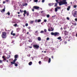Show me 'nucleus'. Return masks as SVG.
Wrapping results in <instances>:
<instances>
[{"mask_svg":"<svg viewBox=\"0 0 77 77\" xmlns=\"http://www.w3.org/2000/svg\"><path fill=\"white\" fill-rule=\"evenodd\" d=\"M17 61V60L14 59V60L13 61V62H10L11 63V65H13V64H14L15 62Z\"/></svg>","mask_w":77,"mask_h":77,"instance_id":"obj_8","label":"nucleus"},{"mask_svg":"<svg viewBox=\"0 0 77 77\" xmlns=\"http://www.w3.org/2000/svg\"><path fill=\"white\" fill-rule=\"evenodd\" d=\"M13 32H14V31H12L11 32V35H12V34H13Z\"/></svg>","mask_w":77,"mask_h":77,"instance_id":"obj_33","label":"nucleus"},{"mask_svg":"<svg viewBox=\"0 0 77 77\" xmlns=\"http://www.w3.org/2000/svg\"><path fill=\"white\" fill-rule=\"evenodd\" d=\"M34 9H36V10H38L39 9V7H38L37 6H34L32 9V11L33 12H34L35 11V10H34Z\"/></svg>","mask_w":77,"mask_h":77,"instance_id":"obj_4","label":"nucleus"},{"mask_svg":"<svg viewBox=\"0 0 77 77\" xmlns=\"http://www.w3.org/2000/svg\"><path fill=\"white\" fill-rule=\"evenodd\" d=\"M29 42H32V41L30 40H29Z\"/></svg>","mask_w":77,"mask_h":77,"instance_id":"obj_46","label":"nucleus"},{"mask_svg":"<svg viewBox=\"0 0 77 77\" xmlns=\"http://www.w3.org/2000/svg\"><path fill=\"white\" fill-rule=\"evenodd\" d=\"M60 29L61 30H63V29H62V28L61 27V28H60Z\"/></svg>","mask_w":77,"mask_h":77,"instance_id":"obj_55","label":"nucleus"},{"mask_svg":"<svg viewBox=\"0 0 77 77\" xmlns=\"http://www.w3.org/2000/svg\"><path fill=\"white\" fill-rule=\"evenodd\" d=\"M38 39L39 41H41V38L39 37H38Z\"/></svg>","mask_w":77,"mask_h":77,"instance_id":"obj_12","label":"nucleus"},{"mask_svg":"<svg viewBox=\"0 0 77 77\" xmlns=\"http://www.w3.org/2000/svg\"><path fill=\"white\" fill-rule=\"evenodd\" d=\"M75 21H77V18H75Z\"/></svg>","mask_w":77,"mask_h":77,"instance_id":"obj_44","label":"nucleus"},{"mask_svg":"<svg viewBox=\"0 0 77 77\" xmlns=\"http://www.w3.org/2000/svg\"><path fill=\"white\" fill-rule=\"evenodd\" d=\"M12 35H13V36H15V33H13L12 34Z\"/></svg>","mask_w":77,"mask_h":77,"instance_id":"obj_40","label":"nucleus"},{"mask_svg":"<svg viewBox=\"0 0 77 77\" xmlns=\"http://www.w3.org/2000/svg\"><path fill=\"white\" fill-rule=\"evenodd\" d=\"M71 7L70 6H68V7L67 8V11H69V9H70Z\"/></svg>","mask_w":77,"mask_h":77,"instance_id":"obj_14","label":"nucleus"},{"mask_svg":"<svg viewBox=\"0 0 77 77\" xmlns=\"http://www.w3.org/2000/svg\"><path fill=\"white\" fill-rule=\"evenodd\" d=\"M15 66H18V64H17V63H15Z\"/></svg>","mask_w":77,"mask_h":77,"instance_id":"obj_27","label":"nucleus"},{"mask_svg":"<svg viewBox=\"0 0 77 77\" xmlns=\"http://www.w3.org/2000/svg\"><path fill=\"white\" fill-rule=\"evenodd\" d=\"M38 63H39V64H40L41 63V61H39L38 62Z\"/></svg>","mask_w":77,"mask_h":77,"instance_id":"obj_48","label":"nucleus"},{"mask_svg":"<svg viewBox=\"0 0 77 77\" xmlns=\"http://www.w3.org/2000/svg\"><path fill=\"white\" fill-rule=\"evenodd\" d=\"M66 1V0H63L62 1L63 5H67V2Z\"/></svg>","mask_w":77,"mask_h":77,"instance_id":"obj_7","label":"nucleus"},{"mask_svg":"<svg viewBox=\"0 0 77 77\" xmlns=\"http://www.w3.org/2000/svg\"><path fill=\"white\" fill-rule=\"evenodd\" d=\"M67 31H64V35H67Z\"/></svg>","mask_w":77,"mask_h":77,"instance_id":"obj_15","label":"nucleus"},{"mask_svg":"<svg viewBox=\"0 0 77 77\" xmlns=\"http://www.w3.org/2000/svg\"><path fill=\"white\" fill-rule=\"evenodd\" d=\"M33 47L35 48H36V49H38L39 48V46L38 45H34Z\"/></svg>","mask_w":77,"mask_h":77,"instance_id":"obj_6","label":"nucleus"},{"mask_svg":"<svg viewBox=\"0 0 77 77\" xmlns=\"http://www.w3.org/2000/svg\"><path fill=\"white\" fill-rule=\"evenodd\" d=\"M54 30V29H53L52 30H51V31H53Z\"/></svg>","mask_w":77,"mask_h":77,"instance_id":"obj_61","label":"nucleus"},{"mask_svg":"<svg viewBox=\"0 0 77 77\" xmlns=\"http://www.w3.org/2000/svg\"><path fill=\"white\" fill-rule=\"evenodd\" d=\"M51 62V58H49L48 60V63H50Z\"/></svg>","mask_w":77,"mask_h":77,"instance_id":"obj_19","label":"nucleus"},{"mask_svg":"<svg viewBox=\"0 0 77 77\" xmlns=\"http://www.w3.org/2000/svg\"><path fill=\"white\" fill-rule=\"evenodd\" d=\"M44 32V31H43V30H42L41 32H40V33H43Z\"/></svg>","mask_w":77,"mask_h":77,"instance_id":"obj_35","label":"nucleus"},{"mask_svg":"<svg viewBox=\"0 0 77 77\" xmlns=\"http://www.w3.org/2000/svg\"><path fill=\"white\" fill-rule=\"evenodd\" d=\"M7 14L8 15V16H9L11 14L10 13V12H8L7 14H6V15H7Z\"/></svg>","mask_w":77,"mask_h":77,"instance_id":"obj_18","label":"nucleus"},{"mask_svg":"<svg viewBox=\"0 0 77 77\" xmlns=\"http://www.w3.org/2000/svg\"><path fill=\"white\" fill-rule=\"evenodd\" d=\"M5 8H4V9L2 10V12H5Z\"/></svg>","mask_w":77,"mask_h":77,"instance_id":"obj_31","label":"nucleus"},{"mask_svg":"<svg viewBox=\"0 0 77 77\" xmlns=\"http://www.w3.org/2000/svg\"><path fill=\"white\" fill-rule=\"evenodd\" d=\"M32 62H30L29 63V65H32Z\"/></svg>","mask_w":77,"mask_h":77,"instance_id":"obj_16","label":"nucleus"},{"mask_svg":"<svg viewBox=\"0 0 77 77\" xmlns=\"http://www.w3.org/2000/svg\"><path fill=\"white\" fill-rule=\"evenodd\" d=\"M57 3H59V5L61 6V5H63V3L62 1H60V2H58V0H56Z\"/></svg>","mask_w":77,"mask_h":77,"instance_id":"obj_5","label":"nucleus"},{"mask_svg":"<svg viewBox=\"0 0 77 77\" xmlns=\"http://www.w3.org/2000/svg\"><path fill=\"white\" fill-rule=\"evenodd\" d=\"M51 35H54L55 36H59L60 34L58 32H55L54 33L51 32Z\"/></svg>","mask_w":77,"mask_h":77,"instance_id":"obj_1","label":"nucleus"},{"mask_svg":"<svg viewBox=\"0 0 77 77\" xmlns=\"http://www.w3.org/2000/svg\"><path fill=\"white\" fill-rule=\"evenodd\" d=\"M46 17L47 18H49V17H50V15L49 14H48L47 15Z\"/></svg>","mask_w":77,"mask_h":77,"instance_id":"obj_28","label":"nucleus"},{"mask_svg":"<svg viewBox=\"0 0 77 77\" xmlns=\"http://www.w3.org/2000/svg\"><path fill=\"white\" fill-rule=\"evenodd\" d=\"M22 5L23 6H27V4L25 3L24 4V3H23L22 4Z\"/></svg>","mask_w":77,"mask_h":77,"instance_id":"obj_13","label":"nucleus"},{"mask_svg":"<svg viewBox=\"0 0 77 77\" xmlns=\"http://www.w3.org/2000/svg\"><path fill=\"white\" fill-rule=\"evenodd\" d=\"M26 14H27L26 15L27 16H29V13H28L27 12V11H26Z\"/></svg>","mask_w":77,"mask_h":77,"instance_id":"obj_17","label":"nucleus"},{"mask_svg":"<svg viewBox=\"0 0 77 77\" xmlns=\"http://www.w3.org/2000/svg\"><path fill=\"white\" fill-rule=\"evenodd\" d=\"M55 12H57V8H55Z\"/></svg>","mask_w":77,"mask_h":77,"instance_id":"obj_20","label":"nucleus"},{"mask_svg":"<svg viewBox=\"0 0 77 77\" xmlns=\"http://www.w3.org/2000/svg\"><path fill=\"white\" fill-rule=\"evenodd\" d=\"M27 35H28V34H29V32H27Z\"/></svg>","mask_w":77,"mask_h":77,"instance_id":"obj_59","label":"nucleus"},{"mask_svg":"<svg viewBox=\"0 0 77 77\" xmlns=\"http://www.w3.org/2000/svg\"><path fill=\"white\" fill-rule=\"evenodd\" d=\"M31 28L30 27H29L28 28V29H30V28Z\"/></svg>","mask_w":77,"mask_h":77,"instance_id":"obj_51","label":"nucleus"},{"mask_svg":"<svg viewBox=\"0 0 77 77\" xmlns=\"http://www.w3.org/2000/svg\"><path fill=\"white\" fill-rule=\"evenodd\" d=\"M65 44H66V43H67V42H65Z\"/></svg>","mask_w":77,"mask_h":77,"instance_id":"obj_58","label":"nucleus"},{"mask_svg":"<svg viewBox=\"0 0 77 77\" xmlns=\"http://www.w3.org/2000/svg\"><path fill=\"white\" fill-rule=\"evenodd\" d=\"M2 58H3V59L5 58V56H2Z\"/></svg>","mask_w":77,"mask_h":77,"instance_id":"obj_54","label":"nucleus"},{"mask_svg":"<svg viewBox=\"0 0 77 77\" xmlns=\"http://www.w3.org/2000/svg\"><path fill=\"white\" fill-rule=\"evenodd\" d=\"M66 19L67 20H69V18L68 17H67L66 18Z\"/></svg>","mask_w":77,"mask_h":77,"instance_id":"obj_37","label":"nucleus"},{"mask_svg":"<svg viewBox=\"0 0 77 77\" xmlns=\"http://www.w3.org/2000/svg\"><path fill=\"white\" fill-rule=\"evenodd\" d=\"M44 12V11H41V14L42 13V12Z\"/></svg>","mask_w":77,"mask_h":77,"instance_id":"obj_52","label":"nucleus"},{"mask_svg":"<svg viewBox=\"0 0 77 77\" xmlns=\"http://www.w3.org/2000/svg\"><path fill=\"white\" fill-rule=\"evenodd\" d=\"M57 3H55V5H54L55 7L57 6Z\"/></svg>","mask_w":77,"mask_h":77,"instance_id":"obj_25","label":"nucleus"},{"mask_svg":"<svg viewBox=\"0 0 77 77\" xmlns=\"http://www.w3.org/2000/svg\"><path fill=\"white\" fill-rule=\"evenodd\" d=\"M3 3L4 4L5 3V1H3Z\"/></svg>","mask_w":77,"mask_h":77,"instance_id":"obj_57","label":"nucleus"},{"mask_svg":"<svg viewBox=\"0 0 77 77\" xmlns=\"http://www.w3.org/2000/svg\"><path fill=\"white\" fill-rule=\"evenodd\" d=\"M33 22H34V21H33V20L31 21L30 22V23L33 24Z\"/></svg>","mask_w":77,"mask_h":77,"instance_id":"obj_26","label":"nucleus"},{"mask_svg":"<svg viewBox=\"0 0 77 77\" xmlns=\"http://www.w3.org/2000/svg\"><path fill=\"white\" fill-rule=\"evenodd\" d=\"M76 37H77V33L76 34Z\"/></svg>","mask_w":77,"mask_h":77,"instance_id":"obj_64","label":"nucleus"},{"mask_svg":"<svg viewBox=\"0 0 77 77\" xmlns=\"http://www.w3.org/2000/svg\"><path fill=\"white\" fill-rule=\"evenodd\" d=\"M53 57H54L53 56H51V58H52V59H53Z\"/></svg>","mask_w":77,"mask_h":77,"instance_id":"obj_53","label":"nucleus"},{"mask_svg":"<svg viewBox=\"0 0 77 77\" xmlns=\"http://www.w3.org/2000/svg\"><path fill=\"white\" fill-rule=\"evenodd\" d=\"M57 9H60V7H57Z\"/></svg>","mask_w":77,"mask_h":77,"instance_id":"obj_29","label":"nucleus"},{"mask_svg":"<svg viewBox=\"0 0 77 77\" xmlns=\"http://www.w3.org/2000/svg\"><path fill=\"white\" fill-rule=\"evenodd\" d=\"M24 30H26V29H23V31H24Z\"/></svg>","mask_w":77,"mask_h":77,"instance_id":"obj_62","label":"nucleus"},{"mask_svg":"<svg viewBox=\"0 0 77 77\" xmlns=\"http://www.w3.org/2000/svg\"><path fill=\"white\" fill-rule=\"evenodd\" d=\"M18 55H16L14 56V59H16V60H17V58H18Z\"/></svg>","mask_w":77,"mask_h":77,"instance_id":"obj_9","label":"nucleus"},{"mask_svg":"<svg viewBox=\"0 0 77 77\" xmlns=\"http://www.w3.org/2000/svg\"><path fill=\"white\" fill-rule=\"evenodd\" d=\"M41 21V19H38L37 21L38 23H39Z\"/></svg>","mask_w":77,"mask_h":77,"instance_id":"obj_21","label":"nucleus"},{"mask_svg":"<svg viewBox=\"0 0 77 77\" xmlns=\"http://www.w3.org/2000/svg\"><path fill=\"white\" fill-rule=\"evenodd\" d=\"M44 31L45 32H47V30H46V29H45L44 30Z\"/></svg>","mask_w":77,"mask_h":77,"instance_id":"obj_41","label":"nucleus"},{"mask_svg":"<svg viewBox=\"0 0 77 77\" xmlns=\"http://www.w3.org/2000/svg\"><path fill=\"white\" fill-rule=\"evenodd\" d=\"M56 17V15H54V16H52V18H53L54 17Z\"/></svg>","mask_w":77,"mask_h":77,"instance_id":"obj_43","label":"nucleus"},{"mask_svg":"<svg viewBox=\"0 0 77 77\" xmlns=\"http://www.w3.org/2000/svg\"><path fill=\"white\" fill-rule=\"evenodd\" d=\"M77 6L75 5L73 6V7L74 8H77Z\"/></svg>","mask_w":77,"mask_h":77,"instance_id":"obj_30","label":"nucleus"},{"mask_svg":"<svg viewBox=\"0 0 77 77\" xmlns=\"http://www.w3.org/2000/svg\"><path fill=\"white\" fill-rule=\"evenodd\" d=\"M53 5H54V4L50 3V4H49L48 5L49 6H53Z\"/></svg>","mask_w":77,"mask_h":77,"instance_id":"obj_11","label":"nucleus"},{"mask_svg":"<svg viewBox=\"0 0 77 77\" xmlns=\"http://www.w3.org/2000/svg\"><path fill=\"white\" fill-rule=\"evenodd\" d=\"M24 14H23V15H24V17H26V10H24L23 11Z\"/></svg>","mask_w":77,"mask_h":77,"instance_id":"obj_10","label":"nucleus"},{"mask_svg":"<svg viewBox=\"0 0 77 77\" xmlns=\"http://www.w3.org/2000/svg\"><path fill=\"white\" fill-rule=\"evenodd\" d=\"M3 63V61L0 60V63Z\"/></svg>","mask_w":77,"mask_h":77,"instance_id":"obj_32","label":"nucleus"},{"mask_svg":"<svg viewBox=\"0 0 77 77\" xmlns=\"http://www.w3.org/2000/svg\"><path fill=\"white\" fill-rule=\"evenodd\" d=\"M29 48H32V46L30 47V46H29Z\"/></svg>","mask_w":77,"mask_h":77,"instance_id":"obj_47","label":"nucleus"},{"mask_svg":"<svg viewBox=\"0 0 77 77\" xmlns=\"http://www.w3.org/2000/svg\"><path fill=\"white\" fill-rule=\"evenodd\" d=\"M25 26H28V23H26L25 24Z\"/></svg>","mask_w":77,"mask_h":77,"instance_id":"obj_38","label":"nucleus"},{"mask_svg":"<svg viewBox=\"0 0 77 77\" xmlns=\"http://www.w3.org/2000/svg\"><path fill=\"white\" fill-rule=\"evenodd\" d=\"M1 50V49H0V51ZM2 52L0 51V54H1V53H2Z\"/></svg>","mask_w":77,"mask_h":77,"instance_id":"obj_56","label":"nucleus"},{"mask_svg":"<svg viewBox=\"0 0 77 77\" xmlns=\"http://www.w3.org/2000/svg\"><path fill=\"white\" fill-rule=\"evenodd\" d=\"M45 2V0H42V3H44V2Z\"/></svg>","mask_w":77,"mask_h":77,"instance_id":"obj_42","label":"nucleus"},{"mask_svg":"<svg viewBox=\"0 0 77 77\" xmlns=\"http://www.w3.org/2000/svg\"><path fill=\"white\" fill-rule=\"evenodd\" d=\"M20 13H22L23 12V11L22 10L20 9Z\"/></svg>","mask_w":77,"mask_h":77,"instance_id":"obj_24","label":"nucleus"},{"mask_svg":"<svg viewBox=\"0 0 77 77\" xmlns=\"http://www.w3.org/2000/svg\"><path fill=\"white\" fill-rule=\"evenodd\" d=\"M2 38H6V32H2Z\"/></svg>","mask_w":77,"mask_h":77,"instance_id":"obj_2","label":"nucleus"},{"mask_svg":"<svg viewBox=\"0 0 77 77\" xmlns=\"http://www.w3.org/2000/svg\"><path fill=\"white\" fill-rule=\"evenodd\" d=\"M49 39H50V38H49L48 37L47 38L46 40H47V41H48V40H49Z\"/></svg>","mask_w":77,"mask_h":77,"instance_id":"obj_36","label":"nucleus"},{"mask_svg":"<svg viewBox=\"0 0 77 77\" xmlns=\"http://www.w3.org/2000/svg\"><path fill=\"white\" fill-rule=\"evenodd\" d=\"M57 39H59V40H60V39H61V37H59L57 38Z\"/></svg>","mask_w":77,"mask_h":77,"instance_id":"obj_22","label":"nucleus"},{"mask_svg":"<svg viewBox=\"0 0 77 77\" xmlns=\"http://www.w3.org/2000/svg\"><path fill=\"white\" fill-rule=\"evenodd\" d=\"M44 22L46 23V22H47V20H46V19H45L44 20Z\"/></svg>","mask_w":77,"mask_h":77,"instance_id":"obj_39","label":"nucleus"},{"mask_svg":"<svg viewBox=\"0 0 77 77\" xmlns=\"http://www.w3.org/2000/svg\"><path fill=\"white\" fill-rule=\"evenodd\" d=\"M37 32H38V31H36L35 32V33H37Z\"/></svg>","mask_w":77,"mask_h":77,"instance_id":"obj_60","label":"nucleus"},{"mask_svg":"<svg viewBox=\"0 0 77 77\" xmlns=\"http://www.w3.org/2000/svg\"><path fill=\"white\" fill-rule=\"evenodd\" d=\"M17 13L18 14H20V12H17Z\"/></svg>","mask_w":77,"mask_h":77,"instance_id":"obj_50","label":"nucleus"},{"mask_svg":"<svg viewBox=\"0 0 77 77\" xmlns=\"http://www.w3.org/2000/svg\"><path fill=\"white\" fill-rule=\"evenodd\" d=\"M72 25H73V26H76V25H77V24H76V23H72Z\"/></svg>","mask_w":77,"mask_h":77,"instance_id":"obj_23","label":"nucleus"},{"mask_svg":"<svg viewBox=\"0 0 77 77\" xmlns=\"http://www.w3.org/2000/svg\"><path fill=\"white\" fill-rule=\"evenodd\" d=\"M77 11H72V15L74 17H75L76 16L77 17Z\"/></svg>","mask_w":77,"mask_h":77,"instance_id":"obj_3","label":"nucleus"},{"mask_svg":"<svg viewBox=\"0 0 77 77\" xmlns=\"http://www.w3.org/2000/svg\"><path fill=\"white\" fill-rule=\"evenodd\" d=\"M48 31H51V30H50V29H48Z\"/></svg>","mask_w":77,"mask_h":77,"instance_id":"obj_63","label":"nucleus"},{"mask_svg":"<svg viewBox=\"0 0 77 77\" xmlns=\"http://www.w3.org/2000/svg\"><path fill=\"white\" fill-rule=\"evenodd\" d=\"M34 2H38V0H35Z\"/></svg>","mask_w":77,"mask_h":77,"instance_id":"obj_45","label":"nucleus"},{"mask_svg":"<svg viewBox=\"0 0 77 77\" xmlns=\"http://www.w3.org/2000/svg\"><path fill=\"white\" fill-rule=\"evenodd\" d=\"M17 23L15 24L14 25V26H15V27H17Z\"/></svg>","mask_w":77,"mask_h":77,"instance_id":"obj_34","label":"nucleus"},{"mask_svg":"<svg viewBox=\"0 0 77 77\" xmlns=\"http://www.w3.org/2000/svg\"><path fill=\"white\" fill-rule=\"evenodd\" d=\"M4 59V60H6V58H3Z\"/></svg>","mask_w":77,"mask_h":77,"instance_id":"obj_49","label":"nucleus"}]
</instances>
